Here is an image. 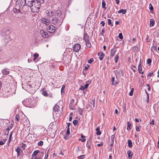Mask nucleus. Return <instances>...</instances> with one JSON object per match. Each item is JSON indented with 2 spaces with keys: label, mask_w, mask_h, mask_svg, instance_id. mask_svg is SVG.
<instances>
[{
  "label": "nucleus",
  "mask_w": 159,
  "mask_h": 159,
  "mask_svg": "<svg viewBox=\"0 0 159 159\" xmlns=\"http://www.w3.org/2000/svg\"><path fill=\"white\" fill-rule=\"evenodd\" d=\"M46 13L48 16L52 17L51 21V23L56 27H59L61 25L63 19L61 11L59 9L47 10Z\"/></svg>",
  "instance_id": "nucleus-1"
},
{
  "label": "nucleus",
  "mask_w": 159,
  "mask_h": 159,
  "mask_svg": "<svg viewBox=\"0 0 159 159\" xmlns=\"http://www.w3.org/2000/svg\"><path fill=\"white\" fill-rule=\"evenodd\" d=\"M27 6L30 7L32 12H38L39 10L41 2V0H27Z\"/></svg>",
  "instance_id": "nucleus-2"
},
{
  "label": "nucleus",
  "mask_w": 159,
  "mask_h": 159,
  "mask_svg": "<svg viewBox=\"0 0 159 159\" xmlns=\"http://www.w3.org/2000/svg\"><path fill=\"white\" fill-rule=\"evenodd\" d=\"M47 30L49 33H54L56 30V27L52 25H49L47 28Z\"/></svg>",
  "instance_id": "nucleus-3"
},
{
  "label": "nucleus",
  "mask_w": 159,
  "mask_h": 159,
  "mask_svg": "<svg viewBox=\"0 0 159 159\" xmlns=\"http://www.w3.org/2000/svg\"><path fill=\"white\" fill-rule=\"evenodd\" d=\"M42 94L45 97H52V93L49 90L47 91L44 89L42 90Z\"/></svg>",
  "instance_id": "nucleus-4"
},
{
  "label": "nucleus",
  "mask_w": 159,
  "mask_h": 159,
  "mask_svg": "<svg viewBox=\"0 0 159 159\" xmlns=\"http://www.w3.org/2000/svg\"><path fill=\"white\" fill-rule=\"evenodd\" d=\"M6 123V122H5ZM7 125H5V124L3 125H4L3 126L4 128H5V129H12L13 127V125L14 124V123L13 122H11V123L10 124V123H9V124L8 125L7 123L6 122Z\"/></svg>",
  "instance_id": "nucleus-5"
},
{
  "label": "nucleus",
  "mask_w": 159,
  "mask_h": 159,
  "mask_svg": "<svg viewBox=\"0 0 159 159\" xmlns=\"http://www.w3.org/2000/svg\"><path fill=\"white\" fill-rule=\"evenodd\" d=\"M73 50L75 52H78L81 48V46L79 43H76L75 44L73 47Z\"/></svg>",
  "instance_id": "nucleus-6"
},
{
  "label": "nucleus",
  "mask_w": 159,
  "mask_h": 159,
  "mask_svg": "<svg viewBox=\"0 0 159 159\" xmlns=\"http://www.w3.org/2000/svg\"><path fill=\"white\" fill-rule=\"evenodd\" d=\"M95 99L93 100L92 102H89L87 105V107H89L90 109H92L94 107L95 103Z\"/></svg>",
  "instance_id": "nucleus-7"
},
{
  "label": "nucleus",
  "mask_w": 159,
  "mask_h": 159,
  "mask_svg": "<svg viewBox=\"0 0 159 159\" xmlns=\"http://www.w3.org/2000/svg\"><path fill=\"white\" fill-rule=\"evenodd\" d=\"M74 102L75 100L74 99L71 100L70 102L69 105V107L71 110H74Z\"/></svg>",
  "instance_id": "nucleus-8"
},
{
  "label": "nucleus",
  "mask_w": 159,
  "mask_h": 159,
  "mask_svg": "<svg viewBox=\"0 0 159 159\" xmlns=\"http://www.w3.org/2000/svg\"><path fill=\"white\" fill-rule=\"evenodd\" d=\"M41 22L42 23L45 24L47 25H49L50 24L49 20L46 18H42L41 20Z\"/></svg>",
  "instance_id": "nucleus-9"
},
{
  "label": "nucleus",
  "mask_w": 159,
  "mask_h": 159,
  "mask_svg": "<svg viewBox=\"0 0 159 159\" xmlns=\"http://www.w3.org/2000/svg\"><path fill=\"white\" fill-rule=\"evenodd\" d=\"M27 0H20V1L19 3V6L20 5L22 7L25 6V5L27 6Z\"/></svg>",
  "instance_id": "nucleus-10"
},
{
  "label": "nucleus",
  "mask_w": 159,
  "mask_h": 159,
  "mask_svg": "<svg viewBox=\"0 0 159 159\" xmlns=\"http://www.w3.org/2000/svg\"><path fill=\"white\" fill-rule=\"evenodd\" d=\"M40 33L41 34L42 36L44 38H46L48 36V34L47 32L44 31L43 30H40Z\"/></svg>",
  "instance_id": "nucleus-11"
},
{
  "label": "nucleus",
  "mask_w": 159,
  "mask_h": 159,
  "mask_svg": "<svg viewBox=\"0 0 159 159\" xmlns=\"http://www.w3.org/2000/svg\"><path fill=\"white\" fill-rule=\"evenodd\" d=\"M98 56L99 57V58L100 61H102L104 56V54L103 52L101 51L99 52L98 53Z\"/></svg>",
  "instance_id": "nucleus-12"
},
{
  "label": "nucleus",
  "mask_w": 159,
  "mask_h": 159,
  "mask_svg": "<svg viewBox=\"0 0 159 159\" xmlns=\"http://www.w3.org/2000/svg\"><path fill=\"white\" fill-rule=\"evenodd\" d=\"M115 45L114 46V48L111 50L110 55L111 57H113L114 56L115 52L117 51L116 49L115 48Z\"/></svg>",
  "instance_id": "nucleus-13"
},
{
  "label": "nucleus",
  "mask_w": 159,
  "mask_h": 159,
  "mask_svg": "<svg viewBox=\"0 0 159 159\" xmlns=\"http://www.w3.org/2000/svg\"><path fill=\"white\" fill-rule=\"evenodd\" d=\"M89 37L87 33H84L83 39L85 42H88L89 41Z\"/></svg>",
  "instance_id": "nucleus-14"
},
{
  "label": "nucleus",
  "mask_w": 159,
  "mask_h": 159,
  "mask_svg": "<svg viewBox=\"0 0 159 159\" xmlns=\"http://www.w3.org/2000/svg\"><path fill=\"white\" fill-rule=\"evenodd\" d=\"M3 74L5 75H7L9 73V70L7 69H4L2 71Z\"/></svg>",
  "instance_id": "nucleus-15"
},
{
  "label": "nucleus",
  "mask_w": 159,
  "mask_h": 159,
  "mask_svg": "<svg viewBox=\"0 0 159 159\" xmlns=\"http://www.w3.org/2000/svg\"><path fill=\"white\" fill-rule=\"evenodd\" d=\"M26 104L28 106L31 105L32 103H31V99H26L25 101Z\"/></svg>",
  "instance_id": "nucleus-16"
},
{
  "label": "nucleus",
  "mask_w": 159,
  "mask_h": 159,
  "mask_svg": "<svg viewBox=\"0 0 159 159\" xmlns=\"http://www.w3.org/2000/svg\"><path fill=\"white\" fill-rule=\"evenodd\" d=\"M89 85V84H85L84 86L83 85H81L80 88V89L81 90H84L85 89L87 88Z\"/></svg>",
  "instance_id": "nucleus-17"
},
{
  "label": "nucleus",
  "mask_w": 159,
  "mask_h": 159,
  "mask_svg": "<svg viewBox=\"0 0 159 159\" xmlns=\"http://www.w3.org/2000/svg\"><path fill=\"white\" fill-rule=\"evenodd\" d=\"M115 77H112L111 78V84L112 85H115L118 84V82L116 81L115 82Z\"/></svg>",
  "instance_id": "nucleus-18"
},
{
  "label": "nucleus",
  "mask_w": 159,
  "mask_h": 159,
  "mask_svg": "<svg viewBox=\"0 0 159 159\" xmlns=\"http://www.w3.org/2000/svg\"><path fill=\"white\" fill-rule=\"evenodd\" d=\"M25 128H28L30 125V124L29 121L26 122V123H25L23 124Z\"/></svg>",
  "instance_id": "nucleus-19"
},
{
  "label": "nucleus",
  "mask_w": 159,
  "mask_h": 159,
  "mask_svg": "<svg viewBox=\"0 0 159 159\" xmlns=\"http://www.w3.org/2000/svg\"><path fill=\"white\" fill-rule=\"evenodd\" d=\"M16 151L17 153V157H19L20 156V154L21 151L20 148L19 147H17L16 149Z\"/></svg>",
  "instance_id": "nucleus-20"
},
{
  "label": "nucleus",
  "mask_w": 159,
  "mask_h": 159,
  "mask_svg": "<svg viewBox=\"0 0 159 159\" xmlns=\"http://www.w3.org/2000/svg\"><path fill=\"white\" fill-rule=\"evenodd\" d=\"M155 21L153 19H151L150 20V26L151 27L155 25Z\"/></svg>",
  "instance_id": "nucleus-21"
},
{
  "label": "nucleus",
  "mask_w": 159,
  "mask_h": 159,
  "mask_svg": "<svg viewBox=\"0 0 159 159\" xmlns=\"http://www.w3.org/2000/svg\"><path fill=\"white\" fill-rule=\"evenodd\" d=\"M54 112H58L59 111V107L58 105H56L53 108Z\"/></svg>",
  "instance_id": "nucleus-22"
},
{
  "label": "nucleus",
  "mask_w": 159,
  "mask_h": 159,
  "mask_svg": "<svg viewBox=\"0 0 159 159\" xmlns=\"http://www.w3.org/2000/svg\"><path fill=\"white\" fill-rule=\"evenodd\" d=\"M126 9H121L118 11V13H122L123 14H125L126 12Z\"/></svg>",
  "instance_id": "nucleus-23"
},
{
  "label": "nucleus",
  "mask_w": 159,
  "mask_h": 159,
  "mask_svg": "<svg viewBox=\"0 0 159 159\" xmlns=\"http://www.w3.org/2000/svg\"><path fill=\"white\" fill-rule=\"evenodd\" d=\"M138 70L139 73H141L143 74V71L141 72L142 70V67L140 65V64L138 65Z\"/></svg>",
  "instance_id": "nucleus-24"
},
{
  "label": "nucleus",
  "mask_w": 159,
  "mask_h": 159,
  "mask_svg": "<svg viewBox=\"0 0 159 159\" xmlns=\"http://www.w3.org/2000/svg\"><path fill=\"white\" fill-rule=\"evenodd\" d=\"M115 138V135H112L111 136V145L112 146L114 144V140Z\"/></svg>",
  "instance_id": "nucleus-25"
},
{
  "label": "nucleus",
  "mask_w": 159,
  "mask_h": 159,
  "mask_svg": "<svg viewBox=\"0 0 159 159\" xmlns=\"http://www.w3.org/2000/svg\"><path fill=\"white\" fill-rule=\"evenodd\" d=\"M127 153L129 158L130 159H131L132 158V156L133 155L132 152L131 151H129L127 152Z\"/></svg>",
  "instance_id": "nucleus-26"
},
{
  "label": "nucleus",
  "mask_w": 159,
  "mask_h": 159,
  "mask_svg": "<svg viewBox=\"0 0 159 159\" xmlns=\"http://www.w3.org/2000/svg\"><path fill=\"white\" fill-rule=\"evenodd\" d=\"M149 7L150 12L152 13H153V7H152L151 3H150L149 4Z\"/></svg>",
  "instance_id": "nucleus-27"
},
{
  "label": "nucleus",
  "mask_w": 159,
  "mask_h": 159,
  "mask_svg": "<svg viewBox=\"0 0 159 159\" xmlns=\"http://www.w3.org/2000/svg\"><path fill=\"white\" fill-rule=\"evenodd\" d=\"M4 124H5V125H7V123H5V122L0 121V129L4 128L3 126H2L1 125Z\"/></svg>",
  "instance_id": "nucleus-28"
},
{
  "label": "nucleus",
  "mask_w": 159,
  "mask_h": 159,
  "mask_svg": "<svg viewBox=\"0 0 159 159\" xmlns=\"http://www.w3.org/2000/svg\"><path fill=\"white\" fill-rule=\"evenodd\" d=\"M106 5V4L105 3L104 0H102V7L105 9L107 8V7H105Z\"/></svg>",
  "instance_id": "nucleus-29"
},
{
  "label": "nucleus",
  "mask_w": 159,
  "mask_h": 159,
  "mask_svg": "<svg viewBox=\"0 0 159 159\" xmlns=\"http://www.w3.org/2000/svg\"><path fill=\"white\" fill-rule=\"evenodd\" d=\"M39 150H36L34 151V152L33 153L32 156L33 157H35L38 153H39Z\"/></svg>",
  "instance_id": "nucleus-30"
},
{
  "label": "nucleus",
  "mask_w": 159,
  "mask_h": 159,
  "mask_svg": "<svg viewBox=\"0 0 159 159\" xmlns=\"http://www.w3.org/2000/svg\"><path fill=\"white\" fill-rule=\"evenodd\" d=\"M128 143L129 147H131L132 146V143L131 140H128Z\"/></svg>",
  "instance_id": "nucleus-31"
},
{
  "label": "nucleus",
  "mask_w": 159,
  "mask_h": 159,
  "mask_svg": "<svg viewBox=\"0 0 159 159\" xmlns=\"http://www.w3.org/2000/svg\"><path fill=\"white\" fill-rule=\"evenodd\" d=\"M33 56L34 57V58H33V60L35 61L37 58L39 57V54L37 53H35L34 54Z\"/></svg>",
  "instance_id": "nucleus-32"
},
{
  "label": "nucleus",
  "mask_w": 159,
  "mask_h": 159,
  "mask_svg": "<svg viewBox=\"0 0 159 159\" xmlns=\"http://www.w3.org/2000/svg\"><path fill=\"white\" fill-rule=\"evenodd\" d=\"M119 59V56L116 55L114 58V60L116 63H117Z\"/></svg>",
  "instance_id": "nucleus-33"
},
{
  "label": "nucleus",
  "mask_w": 159,
  "mask_h": 159,
  "mask_svg": "<svg viewBox=\"0 0 159 159\" xmlns=\"http://www.w3.org/2000/svg\"><path fill=\"white\" fill-rule=\"evenodd\" d=\"M13 11L14 13H19L20 12V10H17L16 8H14L13 10Z\"/></svg>",
  "instance_id": "nucleus-34"
},
{
  "label": "nucleus",
  "mask_w": 159,
  "mask_h": 159,
  "mask_svg": "<svg viewBox=\"0 0 159 159\" xmlns=\"http://www.w3.org/2000/svg\"><path fill=\"white\" fill-rule=\"evenodd\" d=\"M85 43L86 44V46H87L88 47H89V48H91V43L89 42V41L88 42H86Z\"/></svg>",
  "instance_id": "nucleus-35"
},
{
  "label": "nucleus",
  "mask_w": 159,
  "mask_h": 159,
  "mask_svg": "<svg viewBox=\"0 0 159 159\" xmlns=\"http://www.w3.org/2000/svg\"><path fill=\"white\" fill-rule=\"evenodd\" d=\"M15 119L16 121L17 122H18L20 120V117L19 115H18V114L16 115L15 117Z\"/></svg>",
  "instance_id": "nucleus-36"
},
{
  "label": "nucleus",
  "mask_w": 159,
  "mask_h": 159,
  "mask_svg": "<svg viewBox=\"0 0 159 159\" xmlns=\"http://www.w3.org/2000/svg\"><path fill=\"white\" fill-rule=\"evenodd\" d=\"M38 145L39 146H42L43 145V142L42 141L39 142L38 143Z\"/></svg>",
  "instance_id": "nucleus-37"
},
{
  "label": "nucleus",
  "mask_w": 159,
  "mask_h": 159,
  "mask_svg": "<svg viewBox=\"0 0 159 159\" xmlns=\"http://www.w3.org/2000/svg\"><path fill=\"white\" fill-rule=\"evenodd\" d=\"M65 85H63L62 86V88H61V94H62L63 92V93H64V92L63 91H64V89L65 88Z\"/></svg>",
  "instance_id": "nucleus-38"
},
{
  "label": "nucleus",
  "mask_w": 159,
  "mask_h": 159,
  "mask_svg": "<svg viewBox=\"0 0 159 159\" xmlns=\"http://www.w3.org/2000/svg\"><path fill=\"white\" fill-rule=\"evenodd\" d=\"M86 146L88 148L90 149L91 148L90 143L89 142H87Z\"/></svg>",
  "instance_id": "nucleus-39"
},
{
  "label": "nucleus",
  "mask_w": 159,
  "mask_h": 159,
  "mask_svg": "<svg viewBox=\"0 0 159 159\" xmlns=\"http://www.w3.org/2000/svg\"><path fill=\"white\" fill-rule=\"evenodd\" d=\"M93 61V58H90L89 60L88 61V62L89 63L91 64V63Z\"/></svg>",
  "instance_id": "nucleus-40"
},
{
  "label": "nucleus",
  "mask_w": 159,
  "mask_h": 159,
  "mask_svg": "<svg viewBox=\"0 0 159 159\" xmlns=\"http://www.w3.org/2000/svg\"><path fill=\"white\" fill-rule=\"evenodd\" d=\"M119 37L120 39H123V37L122 33H120L119 35Z\"/></svg>",
  "instance_id": "nucleus-41"
},
{
  "label": "nucleus",
  "mask_w": 159,
  "mask_h": 159,
  "mask_svg": "<svg viewBox=\"0 0 159 159\" xmlns=\"http://www.w3.org/2000/svg\"><path fill=\"white\" fill-rule=\"evenodd\" d=\"M138 48L137 47L134 46L133 48V50L135 52H137L138 51Z\"/></svg>",
  "instance_id": "nucleus-42"
},
{
  "label": "nucleus",
  "mask_w": 159,
  "mask_h": 159,
  "mask_svg": "<svg viewBox=\"0 0 159 159\" xmlns=\"http://www.w3.org/2000/svg\"><path fill=\"white\" fill-rule=\"evenodd\" d=\"M97 131V132L96 133V134L97 135H100L101 134V131H99V130H96Z\"/></svg>",
  "instance_id": "nucleus-43"
},
{
  "label": "nucleus",
  "mask_w": 159,
  "mask_h": 159,
  "mask_svg": "<svg viewBox=\"0 0 159 159\" xmlns=\"http://www.w3.org/2000/svg\"><path fill=\"white\" fill-rule=\"evenodd\" d=\"M78 123V121L77 120H75L74 121H73V124L75 126Z\"/></svg>",
  "instance_id": "nucleus-44"
},
{
  "label": "nucleus",
  "mask_w": 159,
  "mask_h": 159,
  "mask_svg": "<svg viewBox=\"0 0 159 159\" xmlns=\"http://www.w3.org/2000/svg\"><path fill=\"white\" fill-rule=\"evenodd\" d=\"M151 62L152 60L151 59L148 58L147 59V62L148 64H150L151 63Z\"/></svg>",
  "instance_id": "nucleus-45"
},
{
  "label": "nucleus",
  "mask_w": 159,
  "mask_h": 159,
  "mask_svg": "<svg viewBox=\"0 0 159 159\" xmlns=\"http://www.w3.org/2000/svg\"><path fill=\"white\" fill-rule=\"evenodd\" d=\"M133 68H136V66H135L133 65L131 67V69L134 72H136V70L135 69H133Z\"/></svg>",
  "instance_id": "nucleus-46"
},
{
  "label": "nucleus",
  "mask_w": 159,
  "mask_h": 159,
  "mask_svg": "<svg viewBox=\"0 0 159 159\" xmlns=\"http://www.w3.org/2000/svg\"><path fill=\"white\" fill-rule=\"evenodd\" d=\"M131 126V124L129 122H128L127 123V129H128V127L129 128V129H130V127Z\"/></svg>",
  "instance_id": "nucleus-47"
},
{
  "label": "nucleus",
  "mask_w": 159,
  "mask_h": 159,
  "mask_svg": "<svg viewBox=\"0 0 159 159\" xmlns=\"http://www.w3.org/2000/svg\"><path fill=\"white\" fill-rule=\"evenodd\" d=\"M51 131V130H49V131H47V130H44V133L45 134H48V132H49L50 133V131Z\"/></svg>",
  "instance_id": "nucleus-48"
},
{
  "label": "nucleus",
  "mask_w": 159,
  "mask_h": 159,
  "mask_svg": "<svg viewBox=\"0 0 159 159\" xmlns=\"http://www.w3.org/2000/svg\"><path fill=\"white\" fill-rule=\"evenodd\" d=\"M108 25H111V19H108Z\"/></svg>",
  "instance_id": "nucleus-49"
},
{
  "label": "nucleus",
  "mask_w": 159,
  "mask_h": 159,
  "mask_svg": "<svg viewBox=\"0 0 159 159\" xmlns=\"http://www.w3.org/2000/svg\"><path fill=\"white\" fill-rule=\"evenodd\" d=\"M70 134V130H67V132L66 133V136H68Z\"/></svg>",
  "instance_id": "nucleus-50"
},
{
  "label": "nucleus",
  "mask_w": 159,
  "mask_h": 159,
  "mask_svg": "<svg viewBox=\"0 0 159 159\" xmlns=\"http://www.w3.org/2000/svg\"><path fill=\"white\" fill-rule=\"evenodd\" d=\"M49 151V150L48 151L47 154L45 155V157L44 158V159H48V152Z\"/></svg>",
  "instance_id": "nucleus-51"
},
{
  "label": "nucleus",
  "mask_w": 159,
  "mask_h": 159,
  "mask_svg": "<svg viewBox=\"0 0 159 159\" xmlns=\"http://www.w3.org/2000/svg\"><path fill=\"white\" fill-rule=\"evenodd\" d=\"M153 74V73L152 72H149L147 76L148 77V76H151Z\"/></svg>",
  "instance_id": "nucleus-52"
},
{
  "label": "nucleus",
  "mask_w": 159,
  "mask_h": 159,
  "mask_svg": "<svg viewBox=\"0 0 159 159\" xmlns=\"http://www.w3.org/2000/svg\"><path fill=\"white\" fill-rule=\"evenodd\" d=\"M11 136H12V134H11L9 136V140H8L9 143L10 142V141L11 140Z\"/></svg>",
  "instance_id": "nucleus-53"
},
{
  "label": "nucleus",
  "mask_w": 159,
  "mask_h": 159,
  "mask_svg": "<svg viewBox=\"0 0 159 159\" xmlns=\"http://www.w3.org/2000/svg\"><path fill=\"white\" fill-rule=\"evenodd\" d=\"M100 24L102 25V26H104L105 24V23L104 21H101Z\"/></svg>",
  "instance_id": "nucleus-54"
},
{
  "label": "nucleus",
  "mask_w": 159,
  "mask_h": 159,
  "mask_svg": "<svg viewBox=\"0 0 159 159\" xmlns=\"http://www.w3.org/2000/svg\"><path fill=\"white\" fill-rule=\"evenodd\" d=\"M104 31V30L103 29L102 31V32L100 34V35H101V36L103 35Z\"/></svg>",
  "instance_id": "nucleus-55"
},
{
  "label": "nucleus",
  "mask_w": 159,
  "mask_h": 159,
  "mask_svg": "<svg viewBox=\"0 0 159 159\" xmlns=\"http://www.w3.org/2000/svg\"><path fill=\"white\" fill-rule=\"evenodd\" d=\"M71 125L70 123H68L67 126L66 127V128H67V129H70V126Z\"/></svg>",
  "instance_id": "nucleus-56"
},
{
  "label": "nucleus",
  "mask_w": 159,
  "mask_h": 159,
  "mask_svg": "<svg viewBox=\"0 0 159 159\" xmlns=\"http://www.w3.org/2000/svg\"><path fill=\"white\" fill-rule=\"evenodd\" d=\"M133 92L130 91L129 93V95L130 96H132L133 95Z\"/></svg>",
  "instance_id": "nucleus-57"
},
{
  "label": "nucleus",
  "mask_w": 159,
  "mask_h": 159,
  "mask_svg": "<svg viewBox=\"0 0 159 159\" xmlns=\"http://www.w3.org/2000/svg\"><path fill=\"white\" fill-rule=\"evenodd\" d=\"M103 143H99V144H98L97 145L98 146V147H100V146H103Z\"/></svg>",
  "instance_id": "nucleus-58"
},
{
  "label": "nucleus",
  "mask_w": 159,
  "mask_h": 159,
  "mask_svg": "<svg viewBox=\"0 0 159 159\" xmlns=\"http://www.w3.org/2000/svg\"><path fill=\"white\" fill-rule=\"evenodd\" d=\"M7 141V139H3L2 141V142L3 143V144H5V143L6 141Z\"/></svg>",
  "instance_id": "nucleus-59"
},
{
  "label": "nucleus",
  "mask_w": 159,
  "mask_h": 159,
  "mask_svg": "<svg viewBox=\"0 0 159 159\" xmlns=\"http://www.w3.org/2000/svg\"><path fill=\"white\" fill-rule=\"evenodd\" d=\"M84 155H82L80 156V158L81 159H83L84 157Z\"/></svg>",
  "instance_id": "nucleus-60"
},
{
  "label": "nucleus",
  "mask_w": 159,
  "mask_h": 159,
  "mask_svg": "<svg viewBox=\"0 0 159 159\" xmlns=\"http://www.w3.org/2000/svg\"><path fill=\"white\" fill-rule=\"evenodd\" d=\"M140 128V126H136V127H135V129H139Z\"/></svg>",
  "instance_id": "nucleus-61"
},
{
  "label": "nucleus",
  "mask_w": 159,
  "mask_h": 159,
  "mask_svg": "<svg viewBox=\"0 0 159 159\" xmlns=\"http://www.w3.org/2000/svg\"><path fill=\"white\" fill-rule=\"evenodd\" d=\"M135 121L136 122H139V119L138 118H135Z\"/></svg>",
  "instance_id": "nucleus-62"
},
{
  "label": "nucleus",
  "mask_w": 159,
  "mask_h": 159,
  "mask_svg": "<svg viewBox=\"0 0 159 159\" xmlns=\"http://www.w3.org/2000/svg\"><path fill=\"white\" fill-rule=\"evenodd\" d=\"M68 136L65 135L64 136V139H65L66 140H67L68 139V138L67 137Z\"/></svg>",
  "instance_id": "nucleus-63"
},
{
  "label": "nucleus",
  "mask_w": 159,
  "mask_h": 159,
  "mask_svg": "<svg viewBox=\"0 0 159 159\" xmlns=\"http://www.w3.org/2000/svg\"><path fill=\"white\" fill-rule=\"evenodd\" d=\"M81 140L82 142H84L86 141V139H81Z\"/></svg>",
  "instance_id": "nucleus-64"
}]
</instances>
